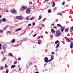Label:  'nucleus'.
Wrapping results in <instances>:
<instances>
[{"label": "nucleus", "mask_w": 73, "mask_h": 73, "mask_svg": "<svg viewBox=\"0 0 73 73\" xmlns=\"http://www.w3.org/2000/svg\"><path fill=\"white\" fill-rule=\"evenodd\" d=\"M61 35V31H59L58 30H57L56 31V33L55 34V36H60Z\"/></svg>", "instance_id": "nucleus-1"}, {"label": "nucleus", "mask_w": 73, "mask_h": 73, "mask_svg": "<svg viewBox=\"0 0 73 73\" xmlns=\"http://www.w3.org/2000/svg\"><path fill=\"white\" fill-rule=\"evenodd\" d=\"M16 19L17 20H23V18L21 16L16 17Z\"/></svg>", "instance_id": "nucleus-2"}, {"label": "nucleus", "mask_w": 73, "mask_h": 73, "mask_svg": "<svg viewBox=\"0 0 73 73\" xmlns=\"http://www.w3.org/2000/svg\"><path fill=\"white\" fill-rule=\"evenodd\" d=\"M31 12V10L29 8H28L27 9L26 11V13H29Z\"/></svg>", "instance_id": "nucleus-3"}, {"label": "nucleus", "mask_w": 73, "mask_h": 73, "mask_svg": "<svg viewBox=\"0 0 73 73\" xmlns=\"http://www.w3.org/2000/svg\"><path fill=\"white\" fill-rule=\"evenodd\" d=\"M65 26L61 27L60 30L62 32H64V29H65Z\"/></svg>", "instance_id": "nucleus-4"}, {"label": "nucleus", "mask_w": 73, "mask_h": 73, "mask_svg": "<svg viewBox=\"0 0 73 73\" xmlns=\"http://www.w3.org/2000/svg\"><path fill=\"white\" fill-rule=\"evenodd\" d=\"M44 62H45L47 63L49 61V60L48 59V58L46 57L44 58Z\"/></svg>", "instance_id": "nucleus-5"}, {"label": "nucleus", "mask_w": 73, "mask_h": 73, "mask_svg": "<svg viewBox=\"0 0 73 73\" xmlns=\"http://www.w3.org/2000/svg\"><path fill=\"white\" fill-rule=\"evenodd\" d=\"M64 38L66 40H67V42H70L71 41L70 40V39H69V38H68L66 37H64Z\"/></svg>", "instance_id": "nucleus-6"}, {"label": "nucleus", "mask_w": 73, "mask_h": 73, "mask_svg": "<svg viewBox=\"0 0 73 73\" xmlns=\"http://www.w3.org/2000/svg\"><path fill=\"white\" fill-rule=\"evenodd\" d=\"M21 9H22L23 11H24L25 9H27V7L25 6H23L21 8Z\"/></svg>", "instance_id": "nucleus-7"}, {"label": "nucleus", "mask_w": 73, "mask_h": 73, "mask_svg": "<svg viewBox=\"0 0 73 73\" xmlns=\"http://www.w3.org/2000/svg\"><path fill=\"white\" fill-rule=\"evenodd\" d=\"M10 12L11 13H15V12H16V10H15V9H11Z\"/></svg>", "instance_id": "nucleus-8"}, {"label": "nucleus", "mask_w": 73, "mask_h": 73, "mask_svg": "<svg viewBox=\"0 0 73 73\" xmlns=\"http://www.w3.org/2000/svg\"><path fill=\"white\" fill-rule=\"evenodd\" d=\"M8 56H11V57H14V56H13V55L11 53L9 54H8Z\"/></svg>", "instance_id": "nucleus-9"}, {"label": "nucleus", "mask_w": 73, "mask_h": 73, "mask_svg": "<svg viewBox=\"0 0 73 73\" xmlns=\"http://www.w3.org/2000/svg\"><path fill=\"white\" fill-rule=\"evenodd\" d=\"M72 47H73V43H71L70 44V48L71 49H72Z\"/></svg>", "instance_id": "nucleus-10"}, {"label": "nucleus", "mask_w": 73, "mask_h": 73, "mask_svg": "<svg viewBox=\"0 0 73 73\" xmlns=\"http://www.w3.org/2000/svg\"><path fill=\"white\" fill-rule=\"evenodd\" d=\"M16 67V65H13L11 66V69H13V68H15Z\"/></svg>", "instance_id": "nucleus-11"}, {"label": "nucleus", "mask_w": 73, "mask_h": 73, "mask_svg": "<svg viewBox=\"0 0 73 73\" xmlns=\"http://www.w3.org/2000/svg\"><path fill=\"white\" fill-rule=\"evenodd\" d=\"M68 31H69V28H67L65 29V32H68Z\"/></svg>", "instance_id": "nucleus-12"}, {"label": "nucleus", "mask_w": 73, "mask_h": 73, "mask_svg": "<svg viewBox=\"0 0 73 73\" xmlns=\"http://www.w3.org/2000/svg\"><path fill=\"white\" fill-rule=\"evenodd\" d=\"M15 39H13L11 40V42L12 43H14L15 42Z\"/></svg>", "instance_id": "nucleus-13"}, {"label": "nucleus", "mask_w": 73, "mask_h": 73, "mask_svg": "<svg viewBox=\"0 0 73 73\" xmlns=\"http://www.w3.org/2000/svg\"><path fill=\"white\" fill-rule=\"evenodd\" d=\"M30 18L31 17H27L26 18V19L27 20H29L30 19Z\"/></svg>", "instance_id": "nucleus-14"}, {"label": "nucleus", "mask_w": 73, "mask_h": 73, "mask_svg": "<svg viewBox=\"0 0 73 73\" xmlns=\"http://www.w3.org/2000/svg\"><path fill=\"white\" fill-rule=\"evenodd\" d=\"M3 70V69H4V67L2 66H0V70Z\"/></svg>", "instance_id": "nucleus-15"}, {"label": "nucleus", "mask_w": 73, "mask_h": 73, "mask_svg": "<svg viewBox=\"0 0 73 73\" xmlns=\"http://www.w3.org/2000/svg\"><path fill=\"white\" fill-rule=\"evenodd\" d=\"M51 32H52V33H54V32H56L55 31H54V29H51Z\"/></svg>", "instance_id": "nucleus-16"}, {"label": "nucleus", "mask_w": 73, "mask_h": 73, "mask_svg": "<svg viewBox=\"0 0 73 73\" xmlns=\"http://www.w3.org/2000/svg\"><path fill=\"white\" fill-rule=\"evenodd\" d=\"M2 20L3 22H5V21H6V19H5V18H3L2 19Z\"/></svg>", "instance_id": "nucleus-17"}, {"label": "nucleus", "mask_w": 73, "mask_h": 73, "mask_svg": "<svg viewBox=\"0 0 73 73\" xmlns=\"http://www.w3.org/2000/svg\"><path fill=\"white\" fill-rule=\"evenodd\" d=\"M21 28L18 29L16 30L15 31H21Z\"/></svg>", "instance_id": "nucleus-18"}, {"label": "nucleus", "mask_w": 73, "mask_h": 73, "mask_svg": "<svg viewBox=\"0 0 73 73\" xmlns=\"http://www.w3.org/2000/svg\"><path fill=\"white\" fill-rule=\"evenodd\" d=\"M6 70L5 71V73H8L9 72V70L8 69H6Z\"/></svg>", "instance_id": "nucleus-19"}, {"label": "nucleus", "mask_w": 73, "mask_h": 73, "mask_svg": "<svg viewBox=\"0 0 73 73\" xmlns=\"http://www.w3.org/2000/svg\"><path fill=\"white\" fill-rule=\"evenodd\" d=\"M58 42H59V41L58 40H57L55 41V44H56L58 43Z\"/></svg>", "instance_id": "nucleus-20"}, {"label": "nucleus", "mask_w": 73, "mask_h": 73, "mask_svg": "<svg viewBox=\"0 0 73 73\" xmlns=\"http://www.w3.org/2000/svg\"><path fill=\"white\" fill-rule=\"evenodd\" d=\"M7 34H8L9 35H10L11 33V32L9 31H8L7 33Z\"/></svg>", "instance_id": "nucleus-21"}, {"label": "nucleus", "mask_w": 73, "mask_h": 73, "mask_svg": "<svg viewBox=\"0 0 73 73\" xmlns=\"http://www.w3.org/2000/svg\"><path fill=\"white\" fill-rule=\"evenodd\" d=\"M48 13H51V12H52V10L50 9H48Z\"/></svg>", "instance_id": "nucleus-22"}, {"label": "nucleus", "mask_w": 73, "mask_h": 73, "mask_svg": "<svg viewBox=\"0 0 73 73\" xmlns=\"http://www.w3.org/2000/svg\"><path fill=\"white\" fill-rule=\"evenodd\" d=\"M35 17H32L30 19V20H33L34 19H35Z\"/></svg>", "instance_id": "nucleus-23"}, {"label": "nucleus", "mask_w": 73, "mask_h": 73, "mask_svg": "<svg viewBox=\"0 0 73 73\" xmlns=\"http://www.w3.org/2000/svg\"><path fill=\"white\" fill-rule=\"evenodd\" d=\"M59 46H60V43H58L57 44L56 46V47L57 48H58Z\"/></svg>", "instance_id": "nucleus-24"}, {"label": "nucleus", "mask_w": 73, "mask_h": 73, "mask_svg": "<svg viewBox=\"0 0 73 73\" xmlns=\"http://www.w3.org/2000/svg\"><path fill=\"white\" fill-rule=\"evenodd\" d=\"M5 60H6V58L4 57L3 59H2V61H5Z\"/></svg>", "instance_id": "nucleus-25"}, {"label": "nucleus", "mask_w": 73, "mask_h": 73, "mask_svg": "<svg viewBox=\"0 0 73 73\" xmlns=\"http://www.w3.org/2000/svg\"><path fill=\"white\" fill-rule=\"evenodd\" d=\"M39 18L38 19V20H41V15H40L39 16Z\"/></svg>", "instance_id": "nucleus-26"}, {"label": "nucleus", "mask_w": 73, "mask_h": 73, "mask_svg": "<svg viewBox=\"0 0 73 73\" xmlns=\"http://www.w3.org/2000/svg\"><path fill=\"white\" fill-rule=\"evenodd\" d=\"M55 6V3L54 2L53 3L52 5V7H54Z\"/></svg>", "instance_id": "nucleus-27"}, {"label": "nucleus", "mask_w": 73, "mask_h": 73, "mask_svg": "<svg viewBox=\"0 0 73 73\" xmlns=\"http://www.w3.org/2000/svg\"><path fill=\"white\" fill-rule=\"evenodd\" d=\"M3 32V30H0V33H2Z\"/></svg>", "instance_id": "nucleus-28"}, {"label": "nucleus", "mask_w": 73, "mask_h": 73, "mask_svg": "<svg viewBox=\"0 0 73 73\" xmlns=\"http://www.w3.org/2000/svg\"><path fill=\"white\" fill-rule=\"evenodd\" d=\"M57 25L58 26H59V27H62V26H61V25L60 24H58Z\"/></svg>", "instance_id": "nucleus-29"}, {"label": "nucleus", "mask_w": 73, "mask_h": 73, "mask_svg": "<svg viewBox=\"0 0 73 73\" xmlns=\"http://www.w3.org/2000/svg\"><path fill=\"white\" fill-rule=\"evenodd\" d=\"M36 35H37V34L36 33V34H35L33 35V37H35V36H36Z\"/></svg>", "instance_id": "nucleus-30"}, {"label": "nucleus", "mask_w": 73, "mask_h": 73, "mask_svg": "<svg viewBox=\"0 0 73 73\" xmlns=\"http://www.w3.org/2000/svg\"><path fill=\"white\" fill-rule=\"evenodd\" d=\"M14 64H15V65H16V64H17V61H15L14 62Z\"/></svg>", "instance_id": "nucleus-31"}, {"label": "nucleus", "mask_w": 73, "mask_h": 73, "mask_svg": "<svg viewBox=\"0 0 73 73\" xmlns=\"http://www.w3.org/2000/svg\"><path fill=\"white\" fill-rule=\"evenodd\" d=\"M5 68H8V66L7 64H5Z\"/></svg>", "instance_id": "nucleus-32"}, {"label": "nucleus", "mask_w": 73, "mask_h": 73, "mask_svg": "<svg viewBox=\"0 0 73 73\" xmlns=\"http://www.w3.org/2000/svg\"><path fill=\"white\" fill-rule=\"evenodd\" d=\"M31 24H29L28 25V27H31Z\"/></svg>", "instance_id": "nucleus-33"}, {"label": "nucleus", "mask_w": 73, "mask_h": 73, "mask_svg": "<svg viewBox=\"0 0 73 73\" xmlns=\"http://www.w3.org/2000/svg\"><path fill=\"white\" fill-rule=\"evenodd\" d=\"M42 27H44L45 25H44V24H42Z\"/></svg>", "instance_id": "nucleus-34"}, {"label": "nucleus", "mask_w": 73, "mask_h": 73, "mask_svg": "<svg viewBox=\"0 0 73 73\" xmlns=\"http://www.w3.org/2000/svg\"><path fill=\"white\" fill-rule=\"evenodd\" d=\"M56 8H57V7H55L53 9V10H55V9H56Z\"/></svg>", "instance_id": "nucleus-35"}, {"label": "nucleus", "mask_w": 73, "mask_h": 73, "mask_svg": "<svg viewBox=\"0 0 73 73\" xmlns=\"http://www.w3.org/2000/svg\"><path fill=\"white\" fill-rule=\"evenodd\" d=\"M64 4H65V2L64 1L63 2V3L62 4V5H64Z\"/></svg>", "instance_id": "nucleus-36"}, {"label": "nucleus", "mask_w": 73, "mask_h": 73, "mask_svg": "<svg viewBox=\"0 0 73 73\" xmlns=\"http://www.w3.org/2000/svg\"><path fill=\"white\" fill-rule=\"evenodd\" d=\"M38 42H40H40H41V41H42V40H38Z\"/></svg>", "instance_id": "nucleus-37"}, {"label": "nucleus", "mask_w": 73, "mask_h": 73, "mask_svg": "<svg viewBox=\"0 0 73 73\" xmlns=\"http://www.w3.org/2000/svg\"><path fill=\"white\" fill-rule=\"evenodd\" d=\"M54 54V52H52L51 53V54Z\"/></svg>", "instance_id": "nucleus-38"}, {"label": "nucleus", "mask_w": 73, "mask_h": 73, "mask_svg": "<svg viewBox=\"0 0 73 73\" xmlns=\"http://www.w3.org/2000/svg\"><path fill=\"white\" fill-rule=\"evenodd\" d=\"M19 71H21V68H19Z\"/></svg>", "instance_id": "nucleus-39"}, {"label": "nucleus", "mask_w": 73, "mask_h": 73, "mask_svg": "<svg viewBox=\"0 0 73 73\" xmlns=\"http://www.w3.org/2000/svg\"><path fill=\"white\" fill-rule=\"evenodd\" d=\"M46 20V18H44L43 20V21H45Z\"/></svg>", "instance_id": "nucleus-40"}, {"label": "nucleus", "mask_w": 73, "mask_h": 73, "mask_svg": "<svg viewBox=\"0 0 73 73\" xmlns=\"http://www.w3.org/2000/svg\"><path fill=\"white\" fill-rule=\"evenodd\" d=\"M52 60L50 59L49 60H48V62H50L51 61H52Z\"/></svg>", "instance_id": "nucleus-41"}, {"label": "nucleus", "mask_w": 73, "mask_h": 73, "mask_svg": "<svg viewBox=\"0 0 73 73\" xmlns=\"http://www.w3.org/2000/svg\"><path fill=\"white\" fill-rule=\"evenodd\" d=\"M51 58L52 60L54 59V58L52 57H51Z\"/></svg>", "instance_id": "nucleus-42"}, {"label": "nucleus", "mask_w": 73, "mask_h": 73, "mask_svg": "<svg viewBox=\"0 0 73 73\" xmlns=\"http://www.w3.org/2000/svg\"><path fill=\"white\" fill-rule=\"evenodd\" d=\"M54 28L55 29H56L57 28V27H56V26H54Z\"/></svg>", "instance_id": "nucleus-43"}, {"label": "nucleus", "mask_w": 73, "mask_h": 73, "mask_svg": "<svg viewBox=\"0 0 73 73\" xmlns=\"http://www.w3.org/2000/svg\"><path fill=\"white\" fill-rule=\"evenodd\" d=\"M38 44H41V42H38Z\"/></svg>", "instance_id": "nucleus-44"}, {"label": "nucleus", "mask_w": 73, "mask_h": 73, "mask_svg": "<svg viewBox=\"0 0 73 73\" xmlns=\"http://www.w3.org/2000/svg\"><path fill=\"white\" fill-rule=\"evenodd\" d=\"M33 25H34H34H35V23H33Z\"/></svg>", "instance_id": "nucleus-45"}, {"label": "nucleus", "mask_w": 73, "mask_h": 73, "mask_svg": "<svg viewBox=\"0 0 73 73\" xmlns=\"http://www.w3.org/2000/svg\"><path fill=\"white\" fill-rule=\"evenodd\" d=\"M71 29H72L73 30V26H72L71 27Z\"/></svg>", "instance_id": "nucleus-46"}, {"label": "nucleus", "mask_w": 73, "mask_h": 73, "mask_svg": "<svg viewBox=\"0 0 73 73\" xmlns=\"http://www.w3.org/2000/svg\"><path fill=\"white\" fill-rule=\"evenodd\" d=\"M26 68H29V67L28 66H27Z\"/></svg>", "instance_id": "nucleus-47"}, {"label": "nucleus", "mask_w": 73, "mask_h": 73, "mask_svg": "<svg viewBox=\"0 0 73 73\" xmlns=\"http://www.w3.org/2000/svg\"><path fill=\"white\" fill-rule=\"evenodd\" d=\"M7 29V27H6L4 28V29L5 30V29Z\"/></svg>", "instance_id": "nucleus-48"}, {"label": "nucleus", "mask_w": 73, "mask_h": 73, "mask_svg": "<svg viewBox=\"0 0 73 73\" xmlns=\"http://www.w3.org/2000/svg\"><path fill=\"white\" fill-rule=\"evenodd\" d=\"M45 33H46V34H48V32L47 31H46Z\"/></svg>", "instance_id": "nucleus-49"}, {"label": "nucleus", "mask_w": 73, "mask_h": 73, "mask_svg": "<svg viewBox=\"0 0 73 73\" xmlns=\"http://www.w3.org/2000/svg\"><path fill=\"white\" fill-rule=\"evenodd\" d=\"M3 49H4V50H5V48H4V47H3Z\"/></svg>", "instance_id": "nucleus-50"}, {"label": "nucleus", "mask_w": 73, "mask_h": 73, "mask_svg": "<svg viewBox=\"0 0 73 73\" xmlns=\"http://www.w3.org/2000/svg\"><path fill=\"white\" fill-rule=\"evenodd\" d=\"M35 73H39V72L38 71L36 72H35Z\"/></svg>", "instance_id": "nucleus-51"}, {"label": "nucleus", "mask_w": 73, "mask_h": 73, "mask_svg": "<svg viewBox=\"0 0 73 73\" xmlns=\"http://www.w3.org/2000/svg\"><path fill=\"white\" fill-rule=\"evenodd\" d=\"M1 20L0 19V23H1Z\"/></svg>", "instance_id": "nucleus-52"}, {"label": "nucleus", "mask_w": 73, "mask_h": 73, "mask_svg": "<svg viewBox=\"0 0 73 73\" xmlns=\"http://www.w3.org/2000/svg\"><path fill=\"white\" fill-rule=\"evenodd\" d=\"M19 60H21V58H19Z\"/></svg>", "instance_id": "nucleus-53"}, {"label": "nucleus", "mask_w": 73, "mask_h": 73, "mask_svg": "<svg viewBox=\"0 0 73 73\" xmlns=\"http://www.w3.org/2000/svg\"><path fill=\"white\" fill-rule=\"evenodd\" d=\"M60 16H62V13H60Z\"/></svg>", "instance_id": "nucleus-54"}, {"label": "nucleus", "mask_w": 73, "mask_h": 73, "mask_svg": "<svg viewBox=\"0 0 73 73\" xmlns=\"http://www.w3.org/2000/svg\"><path fill=\"white\" fill-rule=\"evenodd\" d=\"M53 25H54V24H52L51 25V26H53Z\"/></svg>", "instance_id": "nucleus-55"}, {"label": "nucleus", "mask_w": 73, "mask_h": 73, "mask_svg": "<svg viewBox=\"0 0 73 73\" xmlns=\"http://www.w3.org/2000/svg\"><path fill=\"white\" fill-rule=\"evenodd\" d=\"M1 46H2L1 44H0V47H1Z\"/></svg>", "instance_id": "nucleus-56"}, {"label": "nucleus", "mask_w": 73, "mask_h": 73, "mask_svg": "<svg viewBox=\"0 0 73 73\" xmlns=\"http://www.w3.org/2000/svg\"><path fill=\"white\" fill-rule=\"evenodd\" d=\"M70 32L72 33V30L71 29H70Z\"/></svg>", "instance_id": "nucleus-57"}, {"label": "nucleus", "mask_w": 73, "mask_h": 73, "mask_svg": "<svg viewBox=\"0 0 73 73\" xmlns=\"http://www.w3.org/2000/svg\"><path fill=\"white\" fill-rule=\"evenodd\" d=\"M46 0H45V1H44V2H43V3H45V2L46 1Z\"/></svg>", "instance_id": "nucleus-58"}, {"label": "nucleus", "mask_w": 73, "mask_h": 73, "mask_svg": "<svg viewBox=\"0 0 73 73\" xmlns=\"http://www.w3.org/2000/svg\"><path fill=\"white\" fill-rule=\"evenodd\" d=\"M14 14H17V12H16Z\"/></svg>", "instance_id": "nucleus-59"}, {"label": "nucleus", "mask_w": 73, "mask_h": 73, "mask_svg": "<svg viewBox=\"0 0 73 73\" xmlns=\"http://www.w3.org/2000/svg\"><path fill=\"white\" fill-rule=\"evenodd\" d=\"M6 12H8V10H6Z\"/></svg>", "instance_id": "nucleus-60"}, {"label": "nucleus", "mask_w": 73, "mask_h": 73, "mask_svg": "<svg viewBox=\"0 0 73 73\" xmlns=\"http://www.w3.org/2000/svg\"><path fill=\"white\" fill-rule=\"evenodd\" d=\"M20 65H18V67L19 68H20Z\"/></svg>", "instance_id": "nucleus-61"}, {"label": "nucleus", "mask_w": 73, "mask_h": 73, "mask_svg": "<svg viewBox=\"0 0 73 73\" xmlns=\"http://www.w3.org/2000/svg\"><path fill=\"white\" fill-rule=\"evenodd\" d=\"M2 17V16L0 15V18H1Z\"/></svg>", "instance_id": "nucleus-62"}, {"label": "nucleus", "mask_w": 73, "mask_h": 73, "mask_svg": "<svg viewBox=\"0 0 73 73\" xmlns=\"http://www.w3.org/2000/svg\"><path fill=\"white\" fill-rule=\"evenodd\" d=\"M53 57V55H51V57Z\"/></svg>", "instance_id": "nucleus-63"}, {"label": "nucleus", "mask_w": 73, "mask_h": 73, "mask_svg": "<svg viewBox=\"0 0 73 73\" xmlns=\"http://www.w3.org/2000/svg\"><path fill=\"white\" fill-rule=\"evenodd\" d=\"M51 38H53V36H51Z\"/></svg>", "instance_id": "nucleus-64"}]
</instances>
